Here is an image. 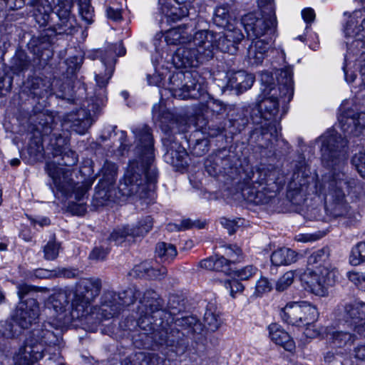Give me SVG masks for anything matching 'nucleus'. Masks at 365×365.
Instances as JSON below:
<instances>
[{
  "label": "nucleus",
  "instance_id": "obj_39",
  "mask_svg": "<svg viewBox=\"0 0 365 365\" xmlns=\"http://www.w3.org/2000/svg\"><path fill=\"white\" fill-rule=\"evenodd\" d=\"M173 118L172 113L160 104H155L153 107V119L155 123L166 124Z\"/></svg>",
  "mask_w": 365,
  "mask_h": 365
},
{
  "label": "nucleus",
  "instance_id": "obj_15",
  "mask_svg": "<svg viewBox=\"0 0 365 365\" xmlns=\"http://www.w3.org/2000/svg\"><path fill=\"white\" fill-rule=\"evenodd\" d=\"M203 320L204 325L196 317L188 316L178 319V323L185 330H187V334H201L205 328L215 331L220 324L218 316L210 309L205 311Z\"/></svg>",
  "mask_w": 365,
  "mask_h": 365
},
{
  "label": "nucleus",
  "instance_id": "obj_38",
  "mask_svg": "<svg viewBox=\"0 0 365 365\" xmlns=\"http://www.w3.org/2000/svg\"><path fill=\"white\" fill-rule=\"evenodd\" d=\"M102 63L106 67V73L103 75L101 72L96 75V81L98 86L100 88L105 87L108 80L110 78L113 71V66L115 64V60L112 58L111 59L108 60L107 61H103Z\"/></svg>",
  "mask_w": 365,
  "mask_h": 365
},
{
  "label": "nucleus",
  "instance_id": "obj_60",
  "mask_svg": "<svg viewBox=\"0 0 365 365\" xmlns=\"http://www.w3.org/2000/svg\"><path fill=\"white\" fill-rule=\"evenodd\" d=\"M77 274H78V272L76 269H68V268L59 269L58 271V273L56 274V275H58V276L63 277H66V278L75 277L76 276H77Z\"/></svg>",
  "mask_w": 365,
  "mask_h": 365
},
{
  "label": "nucleus",
  "instance_id": "obj_64",
  "mask_svg": "<svg viewBox=\"0 0 365 365\" xmlns=\"http://www.w3.org/2000/svg\"><path fill=\"white\" fill-rule=\"evenodd\" d=\"M302 15L304 19V20L307 23L312 22L315 19V13L314 11L312 9L308 8L305 9L302 11Z\"/></svg>",
  "mask_w": 365,
  "mask_h": 365
},
{
  "label": "nucleus",
  "instance_id": "obj_42",
  "mask_svg": "<svg viewBox=\"0 0 365 365\" xmlns=\"http://www.w3.org/2000/svg\"><path fill=\"white\" fill-rule=\"evenodd\" d=\"M153 227V219L150 216L143 218L136 227H132L130 230L132 235L138 237L148 233Z\"/></svg>",
  "mask_w": 365,
  "mask_h": 365
},
{
  "label": "nucleus",
  "instance_id": "obj_2",
  "mask_svg": "<svg viewBox=\"0 0 365 365\" xmlns=\"http://www.w3.org/2000/svg\"><path fill=\"white\" fill-rule=\"evenodd\" d=\"M135 136L138 152L141 155V168L138 163L129 165L123 178L119 184L123 195L146 197L147 192L153 190L157 178V170L152 165L154 160L153 139L147 125L140 126L133 130Z\"/></svg>",
  "mask_w": 365,
  "mask_h": 365
},
{
  "label": "nucleus",
  "instance_id": "obj_53",
  "mask_svg": "<svg viewBox=\"0 0 365 365\" xmlns=\"http://www.w3.org/2000/svg\"><path fill=\"white\" fill-rule=\"evenodd\" d=\"M18 292L17 294L19 299L22 300V299L26 296H34L36 293L39 291V289L37 287H34L26 284H19L17 286Z\"/></svg>",
  "mask_w": 365,
  "mask_h": 365
},
{
  "label": "nucleus",
  "instance_id": "obj_44",
  "mask_svg": "<svg viewBox=\"0 0 365 365\" xmlns=\"http://www.w3.org/2000/svg\"><path fill=\"white\" fill-rule=\"evenodd\" d=\"M60 244L55 240H50L43 247V257L46 260H54L58 256Z\"/></svg>",
  "mask_w": 365,
  "mask_h": 365
},
{
  "label": "nucleus",
  "instance_id": "obj_24",
  "mask_svg": "<svg viewBox=\"0 0 365 365\" xmlns=\"http://www.w3.org/2000/svg\"><path fill=\"white\" fill-rule=\"evenodd\" d=\"M164 145L167 147V150L164 155L167 163L177 168H182L187 164V151L178 143L175 141H165Z\"/></svg>",
  "mask_w": 365,
  "mask_h": 365
},
{
  "label": "nucleus",
  "instance_id": "obj_16",
  "mask_svg": "<svg viewBox=\"0 0 365 365\" xmlns=\"http://www.w3.org/2000/svg\"><path fill=\"white\" fill-rule=\"evenodd\" d=\"M157 296L155 292L148 291L140 302L141 305L138 308L140 318L138 324L142 329L145 331L153 329L151 327L147 329L146 327L151 325L150 319L154 318L153 314L159 312L162 308L161 301Z\"/></svg>",
  "mask_w": 365,
  "mask_h": 365
},
{
  "label": "nucleus",
  "instance_id": "obj_5",
  "mask_svg": "<svg viewBox=\"0 0 365 365\" xmlns=\"http://www.w3.org/2000/svg\"><path fill=\"white\" fill-rule=\"evenodd\" d=\"M244 38L241 30L237 27L228 28L222 33L215 34L210 31L201 30L195 32V43L207 58H212L215 51L235 54L238 45Z\"/></svg>",
  "mask_w": 365,
  "mask_h": 365
},
{
  "label": "nucleus",
  "instance_id": "obj_34",
  "mask_svg": "<svg viewBox=\"0 0 365 365\" xmlns=\"http://www.w3.org/2000/svg\"><path fill=\"white\" fill-rule=\"evenodd\" d=\"M117 170V166L115 163L109 161L105 162L101 169V183L103 189L107 186L112 185L115 182Z\"/></svg>",
  "mask_w": 365,
  "mask_h": 365
},
{
  "label": "nucleus",
  "instance_id": "obj_51",
  "mask_svg": "<svg viewBox=\"0 0 365 365\" xmlns=\"http://www.w3.org/2000/svg\"><path fill=\"white\" fill-rule=\"evenodd\" d=\"M205 106L204 110L206 113L210 111L211 113L219 114L225 110V105L221 101L213 98L207 100Z\"/></svg>",
  "mask_w": 365,
  "mask_h": 365
},
{
  "label": "nucleus",
  "instance_id": "obj_62",
  "mask_svg": "<svg viewBox=\"0 0 365 365\" xmlns=\"http://www.w3.org/2000/svg\"><path fill=\"white\" fill-rule=\"evenodd\" d=\"M6 7L14 10L21 8L24 4L23 0H4Z\"/></svg>",
  "mask_w": 365,
  "mask_h": 365
},
{
  "label": "nucleus",
  "instance_id": "obj_18",
  "mask_svg": "<svg viewBox=\"0 0 365 365\" xmlns=\"http://www.w3.org/2000/svg\"><path fill=\"white\" fill-rule=\"evenodd\" d=\"M357 334L356 331H354L350 327L348 329L339 330L329 327L327 334V341L331 348L336 349V354H343L350 349L357 339Z\"/></svg>",
  "mask_w": 365,
  "mask_h": 365
},
{
  "label": "nucleus",
  "instance_id": "obj_6",
  "mask_svg": "<svg viewBox=\"0 0 365 365\" xmlns=\"http://www.w3.org/2000/svg\"><path fill=\"white\" fill-rule=\"evenodd\" d=\"M102 287L101 280L97 277L81 279L76 284L75 289L70 290L72 296V311L76 312V317L96 314L101 318L99 307H92L95 299L99 295Z\"/></svg>",
  "mask_w": 365,
  "mask_h": 365
},
{
  "label": "nucleus",
  "instance_id": "obj_31",
  "mask_svg": "<svg viewBox=\"0 0 365 365\" xmlns=\"http://www.w3.org/2000/svg\"><path fill=\"white\" fill-rule=\"evenodd\" d=\"M298 254L289 248H280L271 255L272 263L275 266L289 265L297 262Z\"/></svg>",
  "mask_w": 365,
  "mask_h": 365
},
{
  "label": "nucleus",
  "instance_id": "obj_8",
  "mask_svg": "<svg viewBox=\"0 0 365 365\" xmlns=\"http://www.w3.org/2000/svg\"><path fill=\"white\" fill-rule=\"evenodd\" d=\"M321 143L322 160L323 163L334 170L344 165L346 159L347 140L335 131L330 130L322 135L318 140Z\"/></svg>",
  "mask_w": 365,
  "mask_h": 365
},
{
  "label": "nucleus",
  "instance_id": "obj_63",
  "mask_svg": "<svg viewBox=\"0 0 365 365\" xmlns=\"http://www.w3.org/2000/svg\"><path fill=\"white\" fill-rule=\"evenodd\" d=\"M200 266L206 269L215 270V257L202 260Z\"/></svg>",
  "mask_w": 365,
  "mask_h": 365
},
{
  "label": "nucleus",
  "instance_id": "obj_46",
  "mask_svg": "<svg viewBox=\"0 0 365 365\" xmlns=\"http://www.w3.org/2000/svg\"><path fill=\"white\" fill-rule=\"evenodd\" d=\"M353 165L356 168L359 175L365 178V148H362L356 153L351 160Z\"/></svg>",
  "mask_w": 365,
  "mask_h": 365
},
{
  "label": "nucleus",
  "instance_id": "obj_17",
  "mask_svg": "<svg viewBox=\"0 0 365 365\" xmlns=\"http://www.w3.org/2000/svg\"><path fill=\"white\" fill-rule=\"evenodd\" d=\"M39 306L36 299L21 301L13 316L14 321L22 329H28L39 316Z\"/></svg>",
  "mask_w": 365,
  "mask_h": 365
},
{
  "label": "nucleus",
  "instance_id": "obj_33",
  "mask_svg": "<svg viewBox=\"0 0 365 365\" xmlns=\"http://www.w3.org/2000/svg\"><path fill=\"white\" fill-rule=\"evenodd\" d=\"M177 250L175 247L167 242H159L155 247V254L163 262H170L173 260L177 255Z\"/></svg>",
  "mask_w": 365,
  "mask_h": 365
},
{
  "label": "nucleus",
  "instance_id": "obj_23",
  "mask_svg": "<svg viewBox=\"0 0 365 365\" xmlns=\"http://www.w3.org/2000/svg\"><path fill=\"white\" fill-rule=\"evenodd\" d=\"M192 1L193 0H173V2L164 5L161 10L168 20L176 21L188 15Z\"/></svg>",
  "mask_w": 365,
  "mask_h": 365
},
{
  "label": "nucleus",
  "instance_id": "obj_22",
  "mask_svg": "<svg viewBox=\"0 0 365 365\" xmlns=\"http://www.w3.org/2000/svg\"><path fill=\"white\" fill-rule=\"evenodd\" d=\"M24 5L34 9L33 16L41 26H46L53 11L52 0H23Z\"/></svg>",
  "mask_w": 365,
  "mask_h": 365
},
{
  "label": "nucleus",
  "instance_id": "obj_20",
  "mask_svg": "<svg viewBox=\"0 0 365 365\" xmlns=\"http://www.w3.org/2000/svg\"><path fill=\"white\" fill-rule=\"evenodd\" d=\"M193 25L183 24L169 29L165 34V39L169 45H192L193 41Z\"/></svg>",
  "mask_w": 365,
  "mask_h": 365
},
{
  "label": "nucleus",
  "instance_id": "obj_26",
  "mask_svg": "<svg viewBox=\"0 0 365 365\" xmlns=\"http://www.w3.org/2000/svg\"><path fill=\"white\" fill-rule=\"evenodd\" d=\"M255 81V77L244 71L230 73L228 76L227 85L232 89L242 93L250 88Z\"/></svg>",
  "mask_w": 365,
  "mask_h": 365
},
{
  "label": "nucleus",
  "instance_id": "obj_45",
  "mask_svg": "<svg viewBox=\"0 0 365 365\" xmlns=\"http://www.w3.org/2000/svg\"><path fill=\"white\" fill-rule=\"evenodd\" d=\"M222 253L230 263H234L239 260L242 251L236 245H225L222 247Z\"/></svg>",
  "mask_w": 365,
  "mask_h": 365
},
{
  "label": "nucleus",
  "instance_id": "obj_50",
  "mask_svg": "<svg viewBox=\"0 0 365 365\" xmlns=\"http://www.w3.org/2000/svg\"><path fill=\"white\" fill-rule=\"evenodd\" d=\"M272 286L267 278L262 277L256 282L255 294L262 296V294L269 292Z\"/></svg>",
  "mask_w": 365,
  "mask_h": 365
},
{
  "label": "nucleus",
  "instance_id": "obj_57",
  "mask_svg": "<svg viewBox=\"0 0 365 365\" xmlns=\"http://www.w3.org/2000/svg\"><path fill=\"white\" fill-rule=\"evenodd\" d=\"M167 269L165 267H160L157 269L151 266V269H150V272L148 274V278L155 279H160L166 275Z\"/></svg>",
  "mask_w": 365,
  "mask_h": 365
},
{
  "label": "nucleus",
  "instance_id": "obj_4",
  "mask_svg": "<svg viewBox=\"0 0 365 365\" xmlns=\"http://www.w3.org/2000/svg\"><path fill=\"white\" fill-rule=\"evenodd\" d=\"M330 250L324 247L313 252L307 259L308 269L303 275L302 280L312 293L324 297L328 289L332 286L337 278L338 272L330 262Z\"/></svg>",
  "mask_w": 365,
  "mask_h": 365
},
{
  "label": "nucleus",
  "instance_id": "obj_54",
  "mask_svg": "<svg viewBox=\"0 0 365 365\" xmlns=\"http://www.w3.org/2000/svg\"><path fill=\"white\" fill-rule=\"evenodd\" d=\"M225 287L230 291V294L232 297H235V294L242 292L244 289V286L237 280H227L224 283Z\"/></svg>",
  "mask_w": 365,
  "mask_h": 365
},
{
  "label": "nucleus",
  "instance_id": "obj_40",
  "mask_svg": "<svg viewBox=\"0 0 365 365\" xmlns=\"http://www.w3.org/2000/svg\"><path fill=\"white\" fill-rule=\"evenodd\" d=\"M132 230L133 228L130 227L129 226L118 227L115 229L110 234L109 240L114 242L116 245L121 244L126 240L127 237H135L131 235L130 230Z\"/></svg>",
  "mask_w": 365,
  "mask_h": 365
},
{
  "label": "nucleus",
  "instance_id": "obj_35",
  "mask_svg": "<svg viewBox=\"0 0 365 365\" xmlns=\"http://www.w3.org/2000/svg\"><path fill=\"white\" fill-rule=\"evenodd\" d=\"M68 142L69 140L67 136L54 134L51 140V145L53 148L54 154L56 155H66L71 153L74 156L75 153L68 149Z\"/></svg>",
  "mask_w": 365,
  "mask_h": 365
},
{
  "label": "nucleus",
  "instance_id": "obj_43",
  "mask_svg": "<svg viewBox=\"0 0 365 365\" xmlns=\"http://www.w3.org/2000/svg\"><path fill=\"white\" fill-rule=\"evenodd\" d=\"M79 14L86 23L90 24L93 22V9L91 6L90 0H79Z\"/></svg>",
  "mask_w": 365,
  "mask_h": 365
},
{
  "label": "nucleus",
  "instance_id": "obj_28",
  "mask_svg": "<svg viewBox=\"0 0 365 365\" xmlns=\"http://www.w3.org/2000/svg\"><path fill=\"white\" fill-rule=\"evenodd\" d=\"M164 360L153 353L138 352L126 357L121 365H163Z\"/></svg>",
  "mask_w": 365,
  "mask_h": 365
},
{
  "label": "nucleus",
  "instance_id": "obj_32",
  "mask_svg": "<svg viewBox=\"0 0 365 365\" xmlns=\"http://www.w3.org/2000/svg\"><path fill=\"white\" fill-rule=\"evenodd\" d=\"M213 23L218 27L227 29L235 27L231 22L230 10L227 6H220L215 9L213 15Z\"/></svg>",
  "mask_w": 365,
  "mask_h": 365
},
{
  "label": "nucleus",
  "instance_id": "obj_56",
  "mask_svg": "<svg viewBox=\"0 0 365 365\" xmlns=\"http://www.w3.org/2000/svg\"><path fill=\"white\" fill-rule=\"evenodd\" d=\"M230 263L224 255L215 257V271L227 272Z\"/></svg>",
  "mask_w": 365,
  "mask_h": 365
},
{
  "label": "nucleus",
  "instance_id": "obj_25",
  "mask_svg": "<svg viewBox=\"0 0 365 365\" xmlns=\"http://www.w3.org/2000/svg\"><path fill=\"white\" fill-rule=\"evenodd\" d=\"M270 41L265 37L262 39H253L247 48V58L252 65L262 62L270 48Z\"/></svg>",
  "mask_w": 365,
  "mask_h": 365
},
{
  "label": "nucleus",
  "instance_id": "obj_36",
  "mask_svg": "<svg viewBox=\"0 0 365 365\" xmlns=\"http://www.w3.org/2000/svg\"><path fill=\"white\" fill-rule=\"evenodd\" d=\"M89 113L83 112L82 118H76V115L71 114L68 116L66 121L71 123L70 128L79 134H83L88 123Z\"/></svg>",
  "mask_w": 365,
  "mask_h": 365
},
{
  "label": "nucleus",
  "instance_id": "obj_21",
  "mask_svg": "<svg viewBox=\"0 0 365 365\" xmlns=\"http://www.w3.org/2000/svg\"><path fill=\"white\" fill-rule=\"evenodd\" d=\"M339 121L344 133L358 135L365 128V113L354 114L352 111H347L339 117Z\"/></svg>",
  "mask_w": 365,
  "mask_h": 365
},
{
  "label": "nucleus",
  "instance_id": "obj_29",
  "mask_svg": "<svg viewBox=\"0 0 365 365\" xmlns=\"http://www.w3.org/2000/svg\"><path fill=\"white\" fill-rule=\"evenodd\" d=\"M269 337L275 344L282 346L285 350L292 351L295 345L289 334L277 324H271L269 327Z\"/></svg>",
  "mask_w": 365,
  "mask_h": 365
},
{
  "label": "nucleus",
  "instance_id": "obj_12",
  "mask_svg": "<svg viewBox=\"0 0 365 365\" xmlns=\"http://www.w3.org/2000/svg\"><path fill=\"white\" fill-rule=\"evenodd\" d=\"M319 313L314 305L307 302H292L281 311V317L286 323L302 326L317 320Z\"/></svg>",
  "mask_w": 365,
  "mask_h": 365
},
{
  "label": "nucleus",
  "instance_id": "obj_61",
  "mask_svg": "<svg viewBox=\"0 0 365 365\" xmlns=\"http://www.w3.org/2000/svg\"><path fill=\"white\" fill-rule=\"evenodd\" d=\"M317 239L318 237L313 234H299L295 236V240L300 242H313Z\"/></svg>",
  "mask_w": 365,
  "mask_h": 365
},
{
  "label": "nucleus",
  "instance_id": "obj_37",
  "mask_svg": "<svg viewBox=\"0 0 365 365\" xmlns=\"http://www.w3.org/2000/svg\"><path fill=\"white\" fill-rule=\"evenodd\" d=\"M349 262L352 266H358L365 262V241L360 242L352 247Z\"/></svg>",
  "mask_w": 365,
  "mask_h": 365
},
{
  "label": "nucleus",
  "instance_id": "obj_49",
  "mask_svg": "<svg viewBox=\"0 0 365 365\" xmlns=\"http://www.w3.org/2000/svg\"><path fill=\"white\" fill-rule=\"evenodd\" d=\"M307 325L308 327L304 330V334L307 337L315 338L318 336H322L327 338V334L329 330V327H322L317 328L314 324H312V322Z\"/></svg>",
  "mask_w": 365,
  "mask_h": 365
},
{
  "label": "nucleus",
  "instance_id": "obj_11",
  "mask_svg": "<svg viewBox=\"0 0 365 365\" xmlns=\"http://www.w3.org/2000/svg\"><path fill=\"white\" fill-rule=\"evenodd\" d=\"M139 296L140 292L134 288H128L118 294L113 292H106L100 302L101 317L108 319L114 317L122 307L133 304Z\"/></svg>",
  "mask_w": 365,
  "mask_h": 365
},
{
  "label": "nucleus",
  "instance_id": "obj_47",
  "mask_svg": "<svg viewBox=\"0 0 365 365\" xmlns=\"http://www.w3.org/2000/svg\"><path fill=\"white\" fill-rule=\"evenodd\" d=\"M257 267L247 265L235 271V276L240 280H249L257 274Z\"/></svg>",
  "mask_w": 365,
  "mask_h": 365
},
{
  "label": "nucleus",
  "instance_id": "obj_1",
  "mask_svg": "<svg viewBox=\"0 0 365 365\" xmlns=\"http://www.w3.org/2000/svg\"><path fill=\"white\" fill-rule=\"evenodd\" d=\"M70 308L72 309L70 290H61L48 298L46 310L48 317L43 328L33 331L20 349L21 358L28 365L41 359L43 353H50L52 348L54 351H59L62 343L59 329L69 322Z\"/></svg>",
  "mask_w": 365,
  "mask_h": 365
},
{
  "label": "nucleus",
  "instance_id": "obj_52",
  "mask_svg": "<svg viewBox=\"0 0 365 365\" xmlns=\"http://www.w3.org/2000/svg\"><path fill=\"white\" fill-rule=\"evenodd\" d=\"M151 262L145 261L135 265L132 269V274L138 277H148L150 269H151Z\"/></svg>",
  "mask_w": 365,
  "mask_h": 365
},
{
  "label": "nucleus",
  "instance_id": "obj_13",
  "mask_svg": "<svg viewBox=\"0 0 365 365\" xmlns=\"http://www.w3.org/2000/svg\"><path fill=\"white\" fill-rule=\"evenodd\" d=\"M195 34L192 45L187 43L177 48L173 56V63L177 68L197 67L204 61L209 60L202 52L200 46L195 43Z\"/></svg>",
  "mask_w": 365,
  "mask_h": 365
},
{
  "label": "nucleus",
  "instance_id": "obj_10",
  "mask_svg": "<svg viewBox=\"0 0 365 365\" xmlns=\"http://www.w3.org/2000/svg\"><path fill=\"white\" fill-rule=\"evenodd\" d=\"M198 75L190 73H178L170 78L173 87L170 88L172 95L180 99H198L205 95L206 88L197 78Z\"/></svg>",
  "mask_w": 365,
  "mask_h": 365
},
{
  "label": "nucleus",
  "instance_id": "obj_3",
  "mask_svg": "<svg viewBox=\"0 0 365 365\" xmlns=\"http://www.w3.org/2000/svg\"><path fill=\"white\" fill-rule=\"evenodd\" d=\"M292 76L293 70L289 66L277 71L276 73L277 85L265 86L263 90V98L257 103V110L262 118L266 120H270V123H274L275 133H277L276 116L279 112V104L289 102L294 95Z\"/></svg>",
  "mask_w": 365,
  "mask_h": 365
},
{
  "label": "nucleus",
  "instance_id": "obj_59",
  "mask_svg": "<svg viewBox=\"0 0 365 365\" xmlns=\"http://www.w3.org/2000/svg\"><path fill=\"white\" fill-rule=\"evenodd\" d=\"M69 210L73 215H83L86 211V206L83 203L71 204L69 205Z\"/></svg>",
  "mask_w": 365,
  "mask_h": 365
},
{
  "label": "nucleus",
  "instance_id": "obj_19",
  "mask_svg": "<svg viewBox=\"0 0 365 365\" xmlns=\"http://www.w3.org/2000/svg\"><path fill=\"white\" fill-rule=\"evenodd\" d=\"M344 319L348 327L358 335L365 334V303L356 302L346 304Z\"/></svg>",
  "mask_w": 365,
  "mask_h": 365
},
{
  "label": "nucleus",
  "instance_id": "obj_27",
  "mask_svg": "<svg viewBox=\"0 0 365 365\" xmlns=\"http://www.w3.org/2000/svg\"><path fill=\"white\" fill-rule=\"evenodd\" d=\"M349 183L347 182L344 173L339 171L332 174V179L329 182V195L336 201H341L345 196V192H349Z\"/></svg>",
  "mask_w": 365,
  "mask_h": 365
},
{
  "label": "nucleus",
  "instance_id": "obj_9",
  "mask_svg": "<svg viewBox=\"0 0 365 365\" xmlns=\"http://www.w3.org/2000/svg\"><path fill=\"white\" fill-rule=\"evenodd\" d=\"M46 170L58 192L66 197H74L80 200L91 187L88 182H73L71 171L51 162L46 163Z\"/></svg>",
  "mask_w": 365,
  "mask_h": 365
},
{
  "label": "nucleus",
  "instance_id": "obj_41",
  "mask_svg": "<svg viewBox=\"0 0 365 365\" xmlns=\"http://www.w3.org/2000/svg\"><path fill=\"white\" fill-rule=\"evenodd\" d=\"M296 271L290 270L281 276L275 284L277 292H283L289 287L294 282Z\"/></svg>",
  "mask_w": 365,
  "mask_h": 365
},
{
  "label": "nucleus",
  "instance_id": "obj_7",
  "mask_svg": "<svg viewBox=\"0 0 365 365\" xmlns=\"http://www.w3.org/2000/svg\"><path fill=\"white\" fill-rule=\"evenodd\" d=\"M258 6L260 11L245 15L242 24L249 38L261 39L274 26V6L272 0H258Z\"/></svg>",
  "mask_w": 365,
  "mask_h": 365
},
{
  "label": "nucleus",
  "instance_id": "obj_48",
  "mask_svg": "<svg viewBox=\"0 0 365 365\" xmlns=\"http://www.w3.org/2000/svg\"><path fill=\"white\" fill-rule=\"evenodd\" d=\"M346 277L358 289L365 291V273L351 270L346 273Z\"/></svg>",
  "mask_w": 365,
  "mask_h": 365
},
{
  "label": "nucleus",
  "instance_id": "obj_55",
  "mask_svg": "<svg viewBox=\"0 0 365 365\" xmlns=\"http://www.w3.org/2000/svg\"><path fill=\"white\" fill-rule=\"evenodd\" d=\"M109 249L104 245L96 247L91 252L89 257L91 259L103 260L106 258L108 253Z\"/></svg>",
  "mask_w": 365,
  "mask_h": 365
},
{
  "label": "nucleus",
  "instance_id": "obj_58",
  "mask_svg": "<svg viewBox=\"0 0 365 365\" xmlns=\"http://www.w3.org/2000/svg\"><path fill=\"white\" fill-rule=\"evenodd\" d=\"M106 14L108 19L113 21H118L122 18L121 11L118 9H114L110 6L107 8Z\"/></svg>",
  "mask_w": 365,
  "mask_h": 365
},
{
  "label": "nucleus",
  "instance_id": "obj_30",
  "mask_svg": "<svg viewBox=\"0 0 365 365\" xmlns=\"http://www.w3.org/2000/svg\"><path fill=\"white\" fill-rule=\"evenodd\" d=\"M344 34L346 37H351L354 40L353 43L356 47L365 46V18L361 24L356 25L353 19H350L344 27Z\"/></svg>",
  "mask_w": 365,
  "mask_h": 365
},
{
  "label": "nucleus",
  "instance_id": "obj_14",
  "mask_svg": "<svg viewBox=\"0 0 365 365\" xmlns=\"http://www.w3.org/2000/svg\"><path fill=\"white\" fill-rule=\"evenodd\" d=\"M73 0H58L56 15L58 21L53 26L56 34L72 35L77 31V24L73 15L71 14Z\"/></svg>",
  "mask_w": 365,
  "mask_h": 365
}]
</instances>
